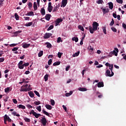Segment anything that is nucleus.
Listing matches in <instances>:
<instances>
[{
  "label": "nucleus",
  "instance_id": "obj_58",
  "mask_svg": "<svg viewBox=\"0 0 126 126\" xmlns=\"http://www.w3.org/2000/svg\"><path fill=\"white\" fill-rule=\"evenodd\" d=\"M70 67V66L68 65L65 68L66 71H68V69H69V68Z\"/></svg>",
  "mask_w": 126,
  "mask_h": 126
},
{
  "label": "nucleus",
  "instance_id": "obj_1",
  "mask_svg": "<svg viewBox=\"0 0 126 126\" xmlns=\"http://www.w3.org/2000/svg\"><path fill=\"white\" fill-rule=\"evenodd\" d=\"M92 25L93 28L91 26L89 27V29L91 34H93V33H94V31H97L98 27L99 26V24L96 22H94Z\"/></svg>",
  "mask_w": 126,
  "mask_h": 126
},
{
  "label": "nucleus",
  "instance_id": "obj_37",
  "mask_svg": "<svg viewBox=\"0 0 126 126\" xmlns=\"http://www.w3.org/2000/svg\"><path fill=\"white\" fill-rule=\"evenodd\" d=\"M22 32V31H17L15 32L14 34L16 35L17 36V35H18V34H20V33H21Z\"/></svg>",
  "mask_w": 126,
  "mask_h": 126
},
{
  "label": "nucleus",
  "instance_id": "obj_54",
  "mask_svg": "<svg viewBox=\"0 0 126 126\" xmlns=\"http://www.w3.org/2000/svg\"><path fill=\"white\" fill-rule=\"evenodd\" d=\"M53 61H52V59H50L48 61V63L49 65H51V64H52V63Z\"/></svg>",
  "mask_w": 126,
  "mask_h": 126
},
{
  "label": "nucleus",
  "instance_id": "obj_31",
  "mask_svg": "<svg viewBox=\"0 0 126 126\" xmlns=\"http://www.w3.org/2000/svg\"><path fill=\"white\" fill-rule=\"evenodd\" d=\"M60 64H61V62L59 61V62H55L54 63H53V65L54 66H56V65H60Z\"/></svg>",
  "mask_w": 126,
  "mask_h": 126
},
{
  "label": "nucleus",
  "instance_id": "obj_61",
  "mask_svg": "<svg viewBox=\"0 0 126 126\" xmlns=\"http://www.w3.org/2000/svg\"><path fill=\"white\" fill-rule=\"evenodd\" d=\"M27 107L28 108H30L31 109H32V108H33V107L30 104L27 105Z\"/></svg>",
  "mask_w": 126,
  "mask_h": 126
},
{
  "label": "nucleus",
  "instance_id": "obj_3",
  "mask_svg": "<svg viewBox=\"0 0 126 126\" xmlns=\"http://www.w3.org/2000/svg\"><path fill=\"white\" fill-rule=\"evenodd\" d=\"M24 87L23 86L21 87V89L20 90V92H27V91H30V90H32V88H24Z\"/></svg>",
  "mask_w": 126,
  "mask_h": 126
},
{
  "label": "nucleus",
  "instance_id": "obj_2",
  "mask_svg": "<svg viewBox=\"0 0 126 126\" xmlns=\"http://www.w3.org/2000/svg\"><path fill=\"white\" fill-rule=\"evenodd\" d=\"M32 114L33 115V116L35 117V118H36V119H38V118H39V117H40L41 116L40 114L35 112V111L33 110H31L30 112V115Z\"/></svg>",
  "mask_w": 126,
  "mask_h": 126
},
{
  "label": "nucleus",
  "instance_id": "obj_21",
  "mask_svg": "<svg viewBox=\"0 0 126 126\" xmlns=\"http://www.w3.org/2000/svg\"><path fill=\"white\" fill-rule=\"evenodd\" d=\"M73 92L72 91H70L69 93H67L65 94L66 97H69L70 95H72Z\"/></svg>",
  "mask_w": 126,
  "mask_h": 126
},
{
  "label": "nucleus",
  "instance_id": "obj_41",
  "mask_svg": "<svg viewBox=\"0 0 126 126\" xmlns=\"http://www.w3.org/2000/svg\"><path fill=\"white\" fill-rule=\"evenodd\" d=\"M52 29H54V26L51 25L48 29L47 31H50V30H52Z\"/></svg>",
  "mask_w": 126,
  "mask_h": 126
},
{
  "label": "nucleus",
  "instance_id": "obj_26",
  "mask_svg": "<svg viewBox=\"0 0 126 126\" xmlns=\"http://www.w3.org/2000/svg\"><path fill=\"white\" fill-rule=\"evenodd\" d=\"M42 112H43V114H44L48 117H51V116H50V114H49V113L47 112V111H45V110L43 109Z\"/></svg>",
  "mask_w": 126,
  "mask_h": 126
},
{
  "label": "nucleus",
  "instance_id": "obj_25",
  "mask_svg": "<svg viewBox=\"0 0 126 126\" xmlns=\"http://www.w3.org/2000/svg\"><path fill=\"white\" fill-rule=\"evenodd\" d=\"M102 11L104 14H106V13H108V12H109V10L108 9L103 8L102 9Z\"/></svg>",
  "mask_w": 126,
  "mask_h": 126
},
{
  "label": "nucleus",
  "instance_id": "obj_57",
  "mask_svg": "<svg viewBox=\"0 0 126 126\" xmlns=\"http://www.w3.org/2000/svg\"><path fill=\"white\" fill-rule=\"evenodd\" d=\"M113 68H114V65L113 64H112L111 66H109V69H110L111 71H112V70H113Z\"/></svg>",
  "mask_w": 126,
  "mask_h": 126
},
{
  "label": "nucleus",
  "instance_id": "obj_51",
  "mask_svg": "<svg viewBox=\"0 0 126 126\" xmlns=\"http://www.w3.org/2000/svg\"><path fill=\"white\" fill-rule=\"evenodd\" d=\"M5 93H8V92H9V88H6L5 89Z\"/></svg>",
  "mask_w": 126,
  "mask_h": 126
},
{
  "label": "nucleus",
  "instance_id": "obj_43",
  "mask_svg": "<svg viewBox=\"0 0 126 126\" xmlns=\"http://www.w3.org/2000/svg\"><path fill=\"white\" fill-rule=\"evenodd\" d=\"M29 65V63H26L23 64V69L24 68V66H28Z\"/></svg>",
  "mask_w": 126,
  "mask_h": 126
},
{
  "label": "nucleus",
  "instance_id": "obj_64",
  "mask_svg": "<svg viewBox=\"0 0 126 126\" xmlns=\"http://www.w3.org/2000/svg\"><path fill=\"white\" fill-rule=\"evenodd\" d=\"M63 110H64V111H65V112H66L67 108L65 107V105H63Z\"/></svg>",
  "mask_w": 126,
  "mask_h": 126
},
{
  "label": "nucleus",
  "instance_id": "obj_53",
  "mask_svg": "<svg viewBox=\"0 0 126 126\" xmlns=\"http://www.w3.org/2000/svg\"><path fill=\"white\" fill-rule=\"evenodd\" d=\"M18 50V47H14L12 49V52H16V51H17Z\"/></svg>",
  "mask_w": 126,
  "mask_h": 126
},
{
  "label": "nucleus",
  "instance_id": "obj_45",
  "mask_svg": "<svg viewBox=\"0 0 126 126\" xmlns=\"http://www.w3.org/2000/svg\"><path fill=\"white\" fill-rule=\"evenodd\" d=\"M63 55V53L59 52L58 54V58H59L60 59H61L62 58V55Z\"/></svg>",
  "mask_w": 126,
  "mask_h": 126
},
{
  "label": "nucleus",
  "instance_id": "obj_39",
  "mask_svg": "<svg viewBox=\"0 0 126 126\" xmlns=\"http://www.w3.org/2000/svg\"><path fill=\"white\" fill-rule=\"evenodd\" d=\"M24 120L25 121V122H27V123H30V119H29L27 117H25L24 118Z\"/></svg>",
  "mask_w": 126,
  "mask_h": 126
},
{
  "label": "nucleus",
  "instance_id": "obj_15",
  "mask_svg": "<svg viewBox=\"0 0 126 126\" xmlns=\"http://www.w3.org/2000/svg\"><path fill=\"white\" fill-rule=\"evenodd\" d=\"M40 13L42 15H45V14H46V11L44 7L41 8Z\"/></svg>",
  "mask_w": 126,
  "mask_h": 126
},
{
  "label": "nucleus",
  "instance_id": "obj_9",
  "mask_svg": "<svg viewBox=\"0 0 126 126\" xmlns=\"http://www.w3.org/2000/svg\"><path fill=\"white\" fill-rule=\"evenodd\" d=\"M45 19L46 20H47V21H49L50 19H51V17H52V15L50 14H47L45 15Z\"/></svg>",
  "mask_w": 126,
  "mask_h": 126
},
{
  "label": "nucleus",
  "instance_id": "obj_24",
  "mask_svg": "<svg viewBox=\"0 0 126 126\" xmlns=\"http://www.w3.org/2000/svg\"><path fill=\"white\" fill-rule=\"evenodd\" d=\"M28 16H33L34 15V12L33 11H31L28 12L27 14Z\"/></svg>",
  "mask_w": 126,
  "mask_h": 126
},
{
  "label": "nucleus",
  "instance_id": "obj_63",
  "mask_svg": "<svg viewBox=\"0 0 126 126\" xmlns=\"http://www.w3.org/2000/svg\"><path fill=\"white\" fill-rule=\"evenodd\" d=\"M113 17H114V18H117V14L113 13Z\"/></svg>",
  "mask_w": 126,
  "mask_h": 126
},
{
  "label": "nucleus",
  "instance_id": "obj_19",
  "mask_svg": "<svg viewBox=\"0 0 126 126\" xmlns=\"http://www.w3.org/2000/svg\"><path fill=\"white\" fill-rule=\"evenodd\" d=\"M78 90L79 91H81L82 92H84L85 91H87V89L84 88H79Z\"/></svg>",
  "mask_w": 126,
  "mask_h": 126
},
{
  "label": "nucleus",
  "instance_id": "obj_55",
  "mask_svg": "<svg viewBox=\"0 0 126 126\" xmlns=\"http://www.w3.org/2000/svg\"><path fill=\"white\" fill-rule=\"evenodd\" d=\"M16 45H18V44L13 43V44H10V47H15Z\"/></svg>",
  "mask_w": 126,
  "mask_h": 126
},
{
  "label": "nucleus",
  "instance_id": "obj_29",
  "mask_svg": "<svg viewBox=\"0 0 126 126\" xmlns=\"http://www.w3.org/2000/svg\"><path fill=\"white\" fill-rule=\"evenodd\" d=\"M32 24H33V22H31L26 24L25 26H27V27H29V26H32Z\"/></svg>",
  "mask_w": 126,
  "mask_h": 126
},
{
  "label": "nucleus",
  "instance_id": "obj_6",
  "mask_svg": "<svg viewBox=\"0 0 126 126\" xmlns=\"http://www.w3.org/2000/svg\"><path fill=\"white\" fill-rule=\"evenodd\" d=\"M18 68L20 69H23V61H21L18 64Z\"/></svg>",
  "mask_w": 126,
  "mask_h": 126
},
{
  "label": "nucleus",
  "instance_id": "obj_33",
  "mask_svg": "<svg viewBox=\"0 0 126 126\" xmlns=\"http://www.w3.org/2000/svg\"><path fill=\"white\" fill-rule=\"evenodd\" d=\"M44 78L45 79V81H48V80L49 79V75L46 74L44 76Z\"/></svg>",
  "mask_w": 126,
  "mask_h": 126
},
{
  "label": "nucleus",
  "instance_id": "obj_4",
  "mask_svg": "<svg viewBox=\"0 0 126 126\" xmlns=\"http://www.w3.org/2000/svg\"><path fill=\"white\" fill-rule=\"evenodd\" d=\"M40 123L42 124L43 126H46V125H47V123H48L47 121V119H46V118L45 117H42L40 120Z\"/></svg>",
  "mask_w": 126,
  "mask_h": 126
},
{
  "label": "nucleus",
  "instance_id": "obj_40",
  "mask_svg": "<svg viewBox=\"0 0 126 126\" xmlns=\"http://www.w3.org/2000/svg\"><path fill=\"white\" fill-rule=\"evenodd\" d=\"M50 103L52 106H55V100L54 99H51Z\"/></svg>",
  "mask_w": 126,
  "mask_h": 126
},
{
  "label": "nucleus",
  "instance_id": "obj_16",
  "mask_svg": "<svg viewBox=\"0 0 126 126\" xmlns=\"http://www.w3.org/2000/svg\"><path fill=\"white\" fill-rule=\"evenodd\" d=\"M108 5H109V8L110 9H113L114 7V4H113V2H110L109 3H108Z\"/></svg>",
  "mask_w": 126,
  "mask_h": 126
},
{
  "label": "nucleus",
  "instance_id": "obj_56",
  "mask_svg": "<svg viewBox=\"0 0 126 126\" xmlns=\"http://www.w3.org/2000/svg\"><path fill=\"white\" fill-rule=\"evenodd\" d=\"M111 30H112L113 32H117V29H116L115 27H112Z\"/></svg>",
  "mask_w": 126,
  "mask_h": 126
},
{
  "label": "nucleus",
  "instance_id": "obj_27",
  "mask_svg": "<svg viewBox=\"0 0 126 126\" xmlns=\"http://www.w3.org/2000/svg\"><path fill=\"white\" fill-rule=\"evenodd\" d=\"M102 30H103L104 34H105V35L107 34V31L106 30V26L102 27Z\"/></svg>",
  "mask_w": 126,
  "mask_h": 126
},
{
  "label": "nucleus",
  "instance_id": "obj_42",
  "mask_svg": "<svg viewBox=\"0 0 126 126\" xmlns=\"http://www.w3.org/2000/svg\"><path fill=\"white\" fill-rule=\"evenodd\" d=\"M48 10L49 12H52V10H53V6L48 7Z\"/></svg>",
  "mask_w": 126,
  "mask_h": 126
},
{
  "label": "nucleus",
  "instance_id": "obj_12",
  "mask_svg": "<svg viewBox=\"0 0 126 126\" xmlns=\"http://www.w3.org/2000/svg\"><path fill=\"white\" fill-rule=\"evenodd\" d=\"M97 87L101 88V87H104V83L103 82H99L97 84Z\"/></svg>",
  "mask_w": 126,
  "mask_h": 126
},
{
  "label": "nucleus",
  "instance_id": "obj_11",
  "mask_svg": "<svg viewBox=\"0 0 126 126\" xmlns=\"http://www.w3.org/2000/svg\"><path fill=\"white\" fill-rule=\"evenodd\" d=\"M105 76L107 77H111V71H110V70H106L105 72Z\"/></svg>",
  "mask_w": 126,
  "mask_h": 126
},
{
  "label": "nucleus",
  "instance_id": "obj_23",
  "mask_svg": "<svg viewBox=\"0 0 126 126\" xmlns=\"http://www.w3.org/2000/svg\"><path fill=\"white\" fill-rule=\"evenodd\" d=\"M28 5L29 6V9H31V8H32V6H33V4L32 3V2H29V3L28 4Z\"/></svg>",
  "mask_w": 126,
  "mask_h": 126
},
{
  "label": "nucleus",
  "instance_id": "obj_8",
  "mask_svg": "<svg viewBox=\"0 0 126 126\" xmlns=\"http://www.w3.org/2000/svg\"><path fill=\"white\" fill-rule=\"evenodd\" d=\"M61 22H63V19L61 18L57 19L55 21V23H56L55 26H58V25H59V24H60Z\"/></svg>",
  "mask_w": 126,
  "mask_h": 126
},
{
  "label": "nucleus",
  "instance_id": "obj_22",
  "mask_svg": "<svg viewBox=\"0 0 126 126\" xmlns=\"http://www.w3.org/2000/svg\"><path fill=\"white\" fill-rule=\"evenodd\" d=\"M45 107L46 109H47V110H51V109H53V107L49 104H46Z\"/></svg>",
  "mask_w": 126,
  "mask_h": 126
},
{
  "label": "nucleus",
  "instance_id": "obj_7",
  "mask_svg": "<svg viewBox=\"0 0 126 126\" xmlns=\"http://www.w3.org/2000/svg\"><path fill=\"white\" fill-rule=\"evenodd\" d=\"M52 35H53V34L51 33H46L43 36L44 39H49V38H50Z\"/></svg>",
  "mask_w": 126,
  "mask_h": 126
},
{
  "label": "nucleus",
  "instance_id": "obj_62",
  "mask_svg": "<svg viewBox=\"0 0 126 126\" xmlns=\"http://www.w3.org/2000/svg\"><path fill=\"white\" fill-rule=\"evenodd\" d=\"M13 103H14V104H17V100H16V99L15 98L13 99Z\"/></svg>",
  "mask_w": 126,
  "mask_h": 126
},
{
  "label": "nucleus",
  "instance_id": "obj_14",
  "mask_svg": "<svg viewBox=\"0 0 126 126\" xmlns=\"http://www.w3.org/2000/svg\"><path fill=\"white\" fill-rule=\"evenodd\" d=\"M4 119H5L7 121H8V122H9V123H10V122H11V119L6 114L5 115V116L4 117Z\"/></svg>",
  "mask_w": 126,
  "mask_h": 126
},
{
  "label": "nucleus",
  "instance_id": "obj_46",
  "mask_svg": "<svg viewBox=\"0 0 126 126\" xmlns=\"http://www.w3.org/2000/svg\"><path fill=\"white\" fill-rule=\"evenodd\" d=\"M34 104H35V105H40V104H41V102L40 101H34Z\"/></svg>",
  "mask_w": 126,
  "mask_h": 126
},
{
  "label": "nucleus",
  "instance_id": "obj_5",
  "mask_svg": "<svg viewBox=\"0 0 126 126\" xmlns=\"http://www.w3.org/2000/svg\"><path fill=\"white\" fill-rule=\"evenodd\" d=\"M67 4V0H62V4L61 5V7H65Z\"/></svg>",
  "mask_w": 126,
  "mask_h": 126
},
{
  "label": "nucleus",
  "instance_id": "obj_34",
  "mask_svg": "<svg viewBox=\"0 0 126 126\" xmlns=\"http://www.w3.org/2000/svg\"><path fill=\"white\" fill-rule=\"evenodd\" d=\"M46 44L47 45V48H52V44L50 42H46Z\"/></svg>",
  "mask_w": 126,
  "mask_h": 126
},
{
  "label": "nucleus",
  "instance_id": "obj_18",
  "mask_svg": "<svg viewBox=\"0 0 126 126\" xmlns=\"http://www.w3.org/2000/svg\"><path fill=\"white\" fill-rule=\"evenodd\" d=\"M17 107L19 109H26V108L25 107V106L22 104H19V105L17 106Z\"/></svg>",
  "mask_w": 126,
  "mask_h": 126
},
{
  "label": "nucleus",
  "instance_id": "obj_52",
  "mask_svg": "<svg viewBox=\"0 0 126 126\" xmlns=\"http://www.w3.org/2000/svg\"><path fill=\"white\" fill-rule=\"evenodd\" d=\"M4 62V58L1 57L0 58V63H3Z\"/></svg>",
  "mask_w": 126,
  "mask_h": 126
},
{
  "label": "nucleus",
  "instance_id": "obj_38",
  "mask_svg": "<svg viewBox=\"0 0 126 126\" xmlns=\"http://www.w3.org/2000/svg\"><path fill=\"white\" fill-rule=\"evenodd\" d=\"M15 18L16 19V20H19V16H18V14H17V13L15 14Z\"/></svg>",
  "mask_w": 126,
  "mask_h": 126
},
{
  "label": "nucleus",
  "instance_id": "obj_48",
  "mask_svg": "<svg viewBox=\"0 0 126 126\" xmlns=\"http://www.w3.org/2000/svg\"><path fill=\"white\" fill-rule=\"evenodd\" d=\"M114 23H115V22L114 21V19H112V21L111 22V23L110 24V26H113V25H114Z\"/></svg>",
  "mask_w": 126,
  "mask_h": 126
},
{
  "label": "nucleus",
  "instance_id": "obj_32",
  "mask_svg": "<svg viewBox=\"0 0 126 126\" xmlns=\"http://www.w3.org/2000/svg\"><path fill=\"white\" fill-rule=\"evenodd\" d=\"M78 29H80L81 31H84V28H83V26L81 25H79L78 27Z\"/></svg>",
  "mask_w": 126,
  "mask_h": 126
},
{
  "label": "nucleus",
  "instance_id": "obj_49",
  "mask_svg": "<svg viewBox=\"0 0 126 126\" xmlns=\"http://www.w3.org/2000/svg\"><path fill=\"white\" fill-rule=\"evenodd\" d=\"M117 2H118V3H120L122 4L123 3V2H124V1H123V0H116Z\"/></svg>",
  "mask_w": 126,
  "mask_h": 126
},
{
  "label": "nucleus",
  "instance_id": "obj_30",
  "mask_svg": "<svg viewBox=\"0 0 126 126\" xmlns=\"http://www.w3.org/2000/svg\"><path fill=\"white\" fill-rule=\"evenodd\" d=\"M43 51H40L38 54V56L39 58H41V57H42V56H43Z\"/></svg>",
  "mask_w": 126,
  "mask_h": 126
},
{
  "label": "nucleus",
  "instance_id": "obj_13",
  "mask_svg": "<svg viewBox=\"0 0 126 126\" xmlns=\"http://www.w3.org/2000/svg\"><path fill=\"white\" fill-rule=\"evenodd\" d=\"M22 47L24 49H27V48H29V47H30V44L25 43L22 45Z\"/></svg>",
  "mask_w": 126,
  "mask_h": 126
},
{
  "label": "nucleus",
  "instance_id": "obj_36",
  "mask_svg": "<svg viewBox=\"0 0 126 126\" xmlns=\"http://www.w3.org/2000/svg\"><path fill=\"white\" fill-rule=\"evenodd\" d=\"M103 2H104V1H103V0H98L97 1H96V3H98V4H102Z\"/></svg>",
  "mask_w": 126,
  "mask_h": 126
},
{
  "label": "nucleus",
  "instance_id": "obj_59",
  "mask_svg": "<svg viewBox=\"0 0 126 126\" xmlns=\"http://www.w3.org/2000/svg\"><path fill=\"white\" fill-rule=\"evenodd\" d=\"M111 65H112V64H110L109 63H105L106 66H109V67H110V66H111Z\"/></svg>",
  "mask_w": 126,
  "mask_h": 126
},
{
  "label": "nucleus",
  "instance_id": "obj_44",
  "mask_svg": "<svg viewBox=\"0 0 126 126\" xmlns=\"http://www.w3.org/2000/svg\"><path fill=\"white\" fill-rule=\"evenodd\" d=\"M34 93L36 95V96H38V97H40V94H39V92H38L37 91H34Z\"/></svg>",
  "mask_w": 126,
  "mask_h": 126
},
{
  "label": "nucleus",
  "instance_id": "obj_35",
  "mask_svg": "<svg viewBox=\"0 0 126 126\" xmlns=\"http://www.w3.org/2000/svg\"><path fill=\"white\" fill-rule=\"evenodd\" d=\"M29 95L30 96V97H31V98H33V97H34V93L32 92H30L29 93Z\"/></svg>",
  "mask_w": 126,
  "mask_h": 126
},
{
  "label": "nucleus",
  "instance_id": "obj_47",
  "mask_svg": "<svg viewBox=\"0 0 126 126\" xmlns=\"http://www.w3.org/2000/svg\"><path fill=\"white\" fill-rule=\"evenodd\" d=\"M60 42H63V40H62V38L59 37L57 39V43H60Z\"/></svg>",
  "mask_w": 126,
  "mask_h": 126
},
{
  "label": "nucleus",
  "instance_id": "obj_20",
  "mask_svg": "<svg viewBox=\"0 0 126 126\" xmlns=\"http://www.w3.org/2000/svg\"><path fill=\"white\" fill-rule=\"evenodd\" d=\"M79 54H80V51L76 52L72 55V57L73 58H75V57H78V56H79Z\"/></svg>",
  "mask_w": 126,
  "mask_h": 126
},
{
  "label": "nucleus",
  "instance_id": "obj_17",
  "mask_svg": "<svg viewBox=\"0 0 126 126\" xmlns=\"http://www.w3.org/2000/svg\"><path fill=\"white\" fill-rule=\"evenodd\" d=\"M33 9L34 10H37V9H38V6L36 2H34L33 3Z\"/></svg>",
  "mask_w": 126,
  "mask_h": 126
},
{
  "label": "nucleus",
  "instance_id": "obj_10",
  "mask_svg": "<svg viewBox=\"0 0 126 126\" xmlns=\"http://www.w3.org/2000/svg\"><path fill=\"white\" fill-rule=\"evenodd\" d=\"M115 50H113L112 54H113L116 57H117L118 56V53H119V49L117 48H115Z\"/></svg>",
  "mask_w": 126,
  "mask_h": 126
},
{
  "label": "nucleus",
  "instance_id": "obj_50",
  "mask_svg": "<svg viewBox=\"0 0 126 126\" xmlns=\"http://www.w3.org/2000/svg\"><path fill=\"white\" fill-rule=\"evenodd\" d=\"M36 110L39 112H41V105H39L36 107Z\"/></svg>",
  "mask_w": 126,
  "mask_h": 126
},
{
  "label": "nucleus",
  "instance_id": "obj_28",
  "mask_svg": "<svg viewBox=\"0 0 126 126\" xmlns=\"http://www.w3.org/2000/svg\"><path fill=\"white\" fill-rule=\"evenodd\" d=\"M17 114V112H16V111H14L12 112V115H13V116H16V117H20V115Z\"/></svg>",
  "mask_w": 126,
  "mask_h": 126
},
{
  "label": "nucleus",
  "instance_id": "obj_60",
  "mask_svg": "<svg viewBox=\"0 0 126 126\" xmlns=\"http://www.w3.org/2000/svg\"><path fill=\"white\" fill-rule=\"evenodd\" d=\"M122 26L124 29H126V25L124 23L122 24Z\"/></svg>",
  "mask_w": 126,
  "mask_h": 126
}]
</instances>
